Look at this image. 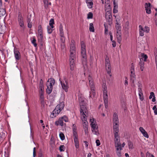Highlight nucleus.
Masks as SVG:
<instances>
[{"instance_id":"1","label":"nucleus","mask_w":157,"mask_h":157,"mask_svg":"<svg viewBox=\"0 0 157 157\" xmlns=\"http://www.w3.org/2000/svg\"><path fill=\"white\" fill-rule=\"evenodd\" d=\"M81 114L82 120L83 121V129L85 134L88 133V123L87 121V116L88 115L87 110L85 108L81 106Z\"/></svg>"},{"instance_id":"2","label":"nucleus","mask_w":157,"mask_h":157,"mask_svg":"<svg viewBox=\"0 0 157 157\" xmlns=\"http://www.w3.org/2000/svg\"><path fill=\"white\" fill-rule=\"evenodd\" d=\"M81 47L82 62L83 64H86L87 63L86 50L85 44L83 41L81 42Z\"/></svg>"},{"instance_id":"3","label":"nucleus","mask_w":157,"mask_h":157,"mask_svg":"<svg viewBox=\"0 0 157 157\" xmlns=\"http://www.w3.org/2000/svg\"><path fill=\"white\" fill-rule=\"evenodd\" d=\"M64 105L63 102H61L57 105L55 109L52 111L51 115V117L53 118L56 117L63 109Z\"/></svg>"},{"instance_id":"4","label":"nucleus","mask_w":157,"mask_h":157,"mask_svg":"<svg viewBox=\"0 0 157 157\" xmlns=\"http://www.w3.org/2000/svg\"><path fill=\"white\" fill-rule=\"evenodd\" d=\"M88 79L89 81L90 87L91 89V91L90 92V97L92 98V95L91 94H92L93 96L95 95V88L94 87V85L92 78V76L90 75H89L88 77Z\"/></svg>"},{"instance_id":"5","label":"nucleus","mask_w":157,"mask_h":157,"mask_svg":"<svg viewBox=\"0 0 157 157\" xmlns=\"http://www.w3.org/2000/svg\"><path fill=\"white\" fill-rule=\"evenodd\" d=\"M55 82V80L52 78L48 79L47 81L46 92L48 94L51 93L53 88V86Z\"/></svg>"},{"instance_id":"6","label":"nucleus","mask_w":157,"mask_h":157,"mask_svg":"<svg viewBox=\"0 0 157 157\" xmlns=\"http://www.w3.org/2000/svg\"><path fill=\"white\" fill-rule=\"evenodd\" d=\"M90 123L92 128V131L94 134L97 136L99 134L97 125L96 124V121L93 118L90 119Z\"/></svg>"},{"instance_id":"7","label":"nucleus","mask_w":157,"mask_h":157,"mask_svg":"<svg viewBox=\"0 0 157 157\" xmlns=\"http://www.w3.org/2000/svg\"><path fill=\"white\" fill-rule=\"evenodd\" d=\"M59 81L62 86V87L63 90L65 92L68 91V89L69 88L68 82L66 76L63 77V81L61 80V79H59Z\"/></svg>"},{"instance_id":"8","label":"nucleus","mask_w":157,"mask_h":157,"mask_svg":"<svg viewBox=\"0 0 157 157\" xmlns=\"http://www.w3.org/2000/svg\"><path fill=\"white\" fill-rule=\"evenodd\" d=\"M130 81L132 82V84L134 85V82L135 80L136 75L135 73L134 66L133 63H132L130 68Z\"/></svg>"},{"instance_id":"9","label":"nucleus","mask_w":157,"mask_h":157,"mask_svg":"<svg viewBox=\"0 0 157 157\" xmlns=\"http://www.w3.org/2000/svg\"><path fill=\"white\" fill-rule=\"evenodd\" d=\"M105 68L107 71V73L110 75L111 76V66L110 63V61L109 58L107 56H106L105 60Z\"/></svg>"},{"instance_id":"10","label":"nucleus","mask_w":157,"mask_h":157,"mask_svg":"<svg viewBox=\"0 0 157 157\" xmlns=\"http://www.w3.org/2000/svg\"><path fill=\"white\" fill-rule=\"evenodd\" d=\"M105 17L106 20L109 22V25L112 21V11H107L105 9Z\"/></svg>"},{"instance_id":"11","label":"nucleus","mask_w":157,"mask_h":157,"mask_svg":"<svg viewBox=\"0 0 157 157\" xmlns=\"http://www.w3.org/2000/svg\"><path fill=\"white\" fill-rule=\"evenodd\" d=\"M75 60V56H74V55L73 54H72V55H70V69L71 70H73L74 68Z\"/></svg>"},{"instance_id":"12","label":"nucleus","mask_w":157,"mask_h":157,"mask_svg":"<svg viewBox=\"0 0 157 157\" xmlns=\"http://www.w3.org/2000/svg\"><path fill=\"white\" fill-rule=\"evenodd\" d=\"M70 55H74L75 56L76 54V48L75 46V42L74 40L71 41L70 47Z\"/></svg>"},{"instance_id":"13","label":"nucleus","mask_w":157,"mask_h":157,"mask_svg":"<svg viewBox=\"0 0 157 157\" xmlns=\"http://www.w3.org/2000/svg\"><path fill=\"white\" fill-rule=\"evenodd\" d=\"M18 21L20 26L23 28H24L23 18L21 13H19L18 17Z\"/></svg>"},{"instance_id":"14","label":"nucleus","mask_w":157,"mask_h":157,"mask_svg":"<svg viewBox=\"0 0 157 157\" xmlns=\"http://www.w3.org/2000/svg\"><path fill=\"white\" fill-rule=\"evenodd\" d=\"M14 53L15 59L17 60H18L21 58V55L20 52L16 47L14 48Z\"/></svg>"},{"instance_id":"15","label":"nucleus","mask_w":157,"mask_h":157,"mask_svg":"<svg viewBox=\"0 0 157 157\" xmlns=\"http://www.w3.org/2000/svg\"><path fill=\"white\" fill-rule=\"evenodd\" d=\"M38 33L39 36V39L40 40H42L43 38V36L42 33V29L41 25H39L38 26Z\"/></svg>"},{"instance_id":"16","label":"nucleus","mask_w":157,"mask_h":157,"mask_svg":"<svg viewBox=\"0 0 157 157\" xmlns=\"http://www.w3.org/2000/svg\"><path fill=\"white\" fill-rule=\"evenodd\" d=\"M115 147L116 148L117 153V155L119 156L121 155V150H122V147L120 144H117V145H115Z\"/></svg>"},{"instance_id":"17","label":"nucleus","mask_w":157,"mask_h":157,"mask_svg":"<svg viewBox=\"0 0 157 157\" xmlns=\"http://www.w3.org/2000/svg\"><path fill=\"white\" fill-rule=\"evenodd\" d=\"M113 124H117L119 123L118 115L116 113H114L113 116Z\"/></svg>"},{"instance_id":"18","label":"nucleus","mask_w":157,"mask_h":157,"mask_svg":"<svg viewBox=\"0 0 157 157\" xmlns=\"http://www.w3.org/2000/svg\"><path fill=\"white\" fill-rule=\"evenodd\" d=\"M138 87L139 95V98L142 101L144 99V97L143 96L142 91L141 88V85L140 83H139V84H138Z\"/></svg>"},{"instance_id":"19","label":"nucleus","mask_w":157,"mask_h":157,"mask_svg":"<svg viewBox=\"0 0 157 157\" xmlns=\"http://www.w3.org/2000/svg\"><path fill=\"white\" fill-rule=\"evenodd\" d=\"M118 124H113V132L115 135H118L119 130Z\"/></svg>"},{"instance_id":"20","label":"nucleus","mask_w":157,"mask_h":157,"mask_svg":"<svg viewBox=\"0 0 157 157\" xmlns=\"http://www.w3.org/2000/svg\"><path fill=\"white\" fill-rule=\"evenodd\" d=\"M114 144L115 145H117V144H120V137L119 135H114Z\"/></svg>"},{"instance_id":"21","label":"nucleus","mask_w":157,"mask_h":157,"mask_svg":"<svg viewBox=\"0 0 157 157\" xmlns=\"http://www.w3.org/2000/svg\"><path fill=\"white\" fill-rule=\"evenodd\" d=\"M121 32L119 30L117 32L116 36L117 40V41L119 43H120L121 40Z\"/></svg>"},{"instance_id":"22","label":"nucleus","mask_w":157,"mask_h":157,"mask_svg":"<svg viewBox=\"0 0 157 157\" xmlns=\"http://www.w3.org/2000/svg\"><path fill=\"white\" fill-rule=\"evenodd\" d=\"M73 137L75 147L76 148H78L79 147V144L78 136H74Z\"/></svg>"},{"instance_id":"23","label":"nucleus","mask_w":157,"mask_h":157,"mask_svg":"<svg viewBox=\"0 0 157 157\" xmlns=\"http://www.w3.org/2000/svg\"><path fill=\"white\" fill-rule=\"evenodd\" d=\"M86 3L88 8L91 9L93 7V0H86Z\"/></svg>"},{"instance_id":"24","label":"nucleus","mask_w":157,"mask_h":157,"mask_svg":"<svg viewBox=\"0 0 157 157\" xmlns=\"http://www.w3.org/2000/svg\"><path fill=\"white\" fill-rule=\"evenodd\" d=\"M63 120L61 117L59 118L58 120L56 121L55 122V124L57 126L59 125L61 126H63Z\"/></svg>"},{"instance_id":"25","label":"nucleus","mask_w":157,"mask_h":157,"mask_svg":"<svg viewBox=\"0 0 157 157\" xmlns=\"http://www.w3.org/2000/svg\"><path fill=\"white\" fill-rule=\"evenodd\" d=\"M105 9H107V11H111V6L110 3L109 1H107V2H105Z\"/></svg>"},{"instance_id":"26","label":"nucleus","mask_w":157,"mask_h":157,"mask_svg":"<svg viewBox=\"0 0 157 157\" xmlns=\"http://www.w3.org/2000/svg\"><path fill=\"white\" fill-rule=\"evenodd\" d=\"M72 129L73 136H78L77 133L76 131L77 128L76 125L75 124L73 125Z\"/></svg>"},{"instance_id":"27","label":"nucleus","mask_w":157,"mask_h":157,"mask_svg":"<svg viewBox=\"0 0 157 157\" xmlns=\"http://www.w3.org/2000/svg\"><path fill=\"white\" fill-rule=\"evenodd\" d=\"M139 130L144 136L147 137V133L143 127H140Z\"/></svg>"},{"instance_id":"28","label":"nucleus","mask_w":157,"mask_h":157,"mask_svg":"<svg viewBox=\"0 0 157 157\" xmlns=\"http://www.w3.org/2000/svg\"><path fill=\"white\" fill-rule=\"evenodd\" d=\"M79 102L80 103V109H81V106L83 107L84 108H86V109L87 110V109L86 106L85 104L84 103V100L83 99H82L81 98H80L79 99ZM81 110V109H80V111Z\"/></svg>"},{"instance_id":"29","label":"nucleus","mask_w":157,"mask_h":157,"mask_svg":"<svg viewBox=\"0 0 157 157\" xmlns=\"http://www.w3.org/2000/svg\"><path fill=\"white\" fill-rule=\"evenodd\" d=\"M44 93H42V92H41V93H39L40 96V101L41 103L42 104H44Z\"/></svg>"},{"instance_id":"30","label":"nucleus","mask_w":157,"mask_h":157,"mask_svg":"<svg viewBox=\"0 0 157 157\" xmlns=\"http://www.w3.org/2000/svg\"><path fill=\"white\" fill-rule=\"evenodd\" d=\"M150 95L149 97V99H151L152 97H153L152 100V101L153 102H155V99L154 92H151L150 93Z\"/></svg>"},{"instance_id":"31","label":"nucleus","mask_w":157,"mask_h":157,"mask_svg":"<svg viewBox=\"0 0 157 157\" xmlns=\"http://www.w3.org/2000/svg\"><path fill=\"white\" fill-rule=\"evenodd\" d=\"M59 33L60 36H63V34H64L63 31V26L62 24H60L59 26Z\"/></svg>"},{"instance_id":"32","label":"nucleus","mask_w":157,"mask_h":157,"mask_svg":"<svg viewBox=\"0 0 157 157\" xmlns=\"http://www.w3.org/2000/svg\"><path fill=\"white\" fill-rule=\"evenodd\" d=\"M141 58H140L141 60L143 61L144 60V61H146V59L147 58V55L146 54H144V53H142L141 54Z\"/></svg>"},{"instance_id":"33","label":"nucleus","mask_w":157,"mask_h":157,"mask_svg":"<svg viewBox=\"0 0 157 157\" xmlns=\"http://www.w3.org/2000/svg\"><path fill=\"white\" fill-rule=\"evenodd\" d=\"M141 58H140L141 60L143 61L144 60V61H146V59L147 58V55L146 54H144V53H142L141 54Z\"/></svg>"},{"instance_id":"34","label":"nucleus","mask_w":157,"mask_h":157,"mask_svg":"<svg viewBox=\"0 0 157 157\" xmlns=\"http://www.w3.org/2000/svg\"><path fill=\"white\" fill-rule=\"evenodd\" d=\"M44 7L46 9L48 8L49 5L51 4L50 2H49L48 0H44Z\"/></svg>"},{"instance_id":"35","label":"nucleus","mask_w":157,"mask_h":157,"mask_svg":"<svg viewBox=\"0 0 157 157\" xmlns=\"http://www.w3.org/2000/svg\"><path fill=\"white\" fill-rule=\"evenodd\" d=\"M139 65L141 70L143 71L144 68V62L143 61L140 60L139 63Z\"/></svg>"},{"instance_id":"36","label":"nucleus","mask_w":157,"mask_h":157,"mask_svg":"<svg viewBox=\"0 0 157 157\" xmlns=\"http://www.w3.org/2000/svg\"><path fill=\"white\" fill-rule=\"evenodd\" d=\"M103 100H108L107 91H103Z\"/></svg>"},{"instance_id":"37","label":"nucleus","mask_w":157,"mask_h":157,"mask_svg":"<svg viewBox=\"0 0 157 157\" xmlns=\"http://www.w3.org/2000/svg\"><path fill=\"white\" fill-rule=\"evenodd\" d=\"M139 27L140 28V35L143 36L144 35V31L143 30L142 27L141 25H140L139 26Z\"/></svg>"},{"instance_id":"38","label":"nucleus","mask_w":157,"mask_h":157,"mask_svg":"<svg viewBox=\"0 0 157 157\" xmlns=\"http://www.w3.org/2000/svg\"><path fill=\"white\" fill-rule=\"evenodd\" d=\"M49 25L52 28H53V25L54 24V20L53 18H51L49 21Z\"/></svg>"},{"instance_id":"39","label":"nucleus","mask_w":157,"mask_h":157,"mask_svg":"<svg viewBox=\"0 0 157 157\" xmlns=\"http://www.w3.org/2000/svg\"><path fill=\"white\" fill-rule=\"evenodd\" d=\"M90 31L91 32H94V27L93 24L92 23H90Z\"/></svg>"},{"instance_id":"40","label":"nucleus","mask_w":157,"mask_h":157,"mask_svg":"<svg viewBox=\"0 0 157 157\" xmlns=\"http://www.w3.org/2000/svg\"><path fill=\"white\" fill-rule=\"evenodd\" d=\"M116 28L117 29V32H118L119 30L120 31H121V26L118 24L117 22L116 23Z\"/></svg>"},{"instance_id":"41","label":"nucleus","mask_w":157,"mask_h":157,"mask_svg":"<svg viewBox=\"0 0 157 157\" xmlns=\"http://www.w3.org/2000/svg\"><path fill=\"white\" fill-rule=\"evenodd\" d=\"M2 157H8V153L7 151H5L4 154L2 152L1 153Z\"/></svg>"},{"instance_id":"42","label":"nucleus","mask_w":157,"mask_h":157,"mask_svg":"<svg viewBox=\"0 0 157 157\" xmlns=\"http://www.w3.org/2000/svg\"><path fill=\"white\" fill-rule=\"evenodd\" d=\"M53 28H52L50 26H48L47 27V31L48 32V33L50 34L52 33V29Z\"/></svg>"},{"instance_id":"43","label":"nucleus","mask_w":157,"mask_h":157,"mask_svg":"<svg viewBox=\"0 0 157 157\" xmlns=\"http://www.w3.org/2000/svg\"><path fill=\"white\" fill-rule=\"evenodd\" d=\"M59 137L62 140H63L65 139V136L64 134L62 132L60 133L59 134Z\"/></svg>"},{"instance_id":"44","label":"nucleus","mask_w":157,"mask_h":157,"mask_svg":"<svg viewBox=\"0 0 157 157\" xmlns=\"http://www.w3.org/2000/svg\"><path fill=\"white\" fill-rule=\"evenodd\" d=\"M93 14L91 12H89L87 15V18L88 19H91L92 18Z\"/></svg>"},{"instance_id":"45","label":"nucleus","mask_w":157,"mask_h":157,"mask_svg":"<svg viewBox=\"0 0 157 157\" xmlns=\"http://www.w3.org/2000/svg\"><path fill=\"white\" fill-rule=\"evenodd\" d=\"M128 144L129 149H132L133 148L132 143L130 141L128 142Z\"/></svg>"},{"instance_id":"46","label":"nucleus","mask_w":157,"mask_h":157,"mask_svg":"<svg viewBox=\"0 0 157 157\" xmlns=\"http://www.w3.org/2000/svg\"><path fill=\"white\" fill-rule=\"evenodd\" d=\"M65 147L64 145H61L59 147V150L60 151H63L65 150Z\"/></svg>"},{"instance_id":"47","label":"nucleus","mask_w":157,"mask_h":157,"mask_svg":"<svg viewBox=\"0 0 157 157\" xmlns=\"http://www.w3.org/2000/svg\"><path fill=\"white\" fill-rule=\"evenodd\" d=\"M36 40L35 38H33V40L32 41V43L34 45V46L35 47H36L37 46V44L36 43Z\"/></svg>"},{"instance_id":"48","label":"nucleus","mask_w":157,"mask_h":157,"mask_svg":"<svg viewBox=\"0 0 157 157\" xmlns=\"http://www.w3.org/2000/svg\"><path fill=\"white\" fill-rule=\"evenodd\" d=\"M61 118H62L63 121H64L65 122H67L68 121V118L65 116L61 117Z\"/></svg>"},{"instance_id":"49","label":"nucleus","mask_w":157,"mask_h":157,"mask_svg":"<svg viewBox=\"0 0 157 157\" xmlns=\"http://www.w3.org/2000/svg\"><path fill=\"white\" fill-rule=\"evenodd\" d=\"M105 107L107 109L108 107V100H104Z\"/></svg>"},{"instance_id":"50","label":"nucleus","mask_w":157,"mask_h":157,"mask_svg":"<svg viewBox=\"0 0 157 157\" xmlns=\"http://www.w3.org/2000/svg\"><path fill=\"white\" fill-rule=\"evenodd\" d=\"M31 15L30 14L29 15H28L27 17V22H31Z\"/></svg>"},{"instance_id":"51","label":"nucleus","mask_w":157,"mask_h":157,"mask_svg":"<svg viewBox=\"0 0 157 157\" xmlns=\"http://www.w3.org/2000/svg\"><path fill=\"white\" fill-rule=\"evenodd\" d=\"M103 87V92L107 91V87L106 84H104L102 86Z\"/></svg>"},{"instance_id":"52","label":"nucleus","mask_w":157,"mask_h":157,"mask_svg":"<svg viewBox=\"0 0 157 157\" xmlns=\"http://www.w3.org/2000/svg\"><path fill=\"white\" fill-rule=\"evenodd\" d=\"M118 7H113V13H117L118 12V10H117Z\"/></svg>"},{"instance_id":"53","label":"nucleus","mask_w":157,"mask_h":157,"mask_svg":"<svg viewBox=\"0 0 157 157\" xmlns=\"http://www.w3.org/2000/svg\"><path fill=\"white\" fill-rule=\"evenodd\" d=\"M60 36L61 37L60 40L61 42L63 43H64L65 41L64 34H63L62 36Z\"/></svg>"},{"instance_id":"54","label":"nucleus","mask_w":157,"mask_h":157,"mask_svg":"<svg viewBox=\"0 0 157 157\" xmlns=\"http://www.w3.org/2000/svg\"><path fill=\"white\" fill-rule=\"evenodd\" d=\"M104 27H105V34H107V32L108 31V27H106L105 24H104Z\"/></svg>"},{"instance_id":"55","label":"nucleus","mask_w":157,"mask_h":157,"mask_svg":"<svg viewBox=\"0 0 157 157\" xmlns=\"http://www.w3.org/2000/svg\"><path fill=\"white\" fill-rule=\"evenodd\" d=\"M28 26L29 28H31L32 26V23L31 22H27Z\"/></svg>"},{"instance_id":"56","label":"nucleus","mask_w":157,"mask_h":157,"mask_svg":"<svg viewBox=\"0 0 157 157\" xmlns=\"http://www.w3.org/2000/svg\"><path fill=\"white\" fill-rule=\"evenodd\" d=\"M36 156V148L34 147L33 149V157H35Z\"/></svg>"},{"instance_id":"57","label":"nucleus","mask_w":157,"mask_h":157,"mask_svg":"<svg viewBox=\"0 0 157 157\" xmlns=\"http://www.w3.org/2000/svg\"><path fill=\"white\" fill-rule=\"evenodd\" d=\"M96 143L97 146H99L100 145V141L99 140H97L96 141Z\"/></svg>"},{"instance_id":"58","label":"nucleus","mask_w":157,"mask_h":157,"mask_svg":"<svg viewBox=\"0 0 157 157\" xmlns=\"http://www.w3.org/2000/svg\"><path fill=\"white\" fill-rule=\"evenodd\" d=\"M112 45L113 47H115L116 46V43L115 41H112Z\"/></svg>"},{"instance_id":"59","label":"nucleus","mask_w":157,"mask_h":157,"mask_svg":"<svg viewBox=\"0 0 157 157\" xmlns=\"http://www.w3.org/2000/svg\"><path fill=\"white\" fill-rule=\"evenodd\" d=\"M113 7H118L117 4L116 3L115 0H113Z\"/></svg>"},{"instance_id":"60","label":"nucleus","mask_w":157,"mask_h":157,"mask_svg":"<svg viewBox=\"0 0 157 157\" xmlns=\"http://www.w3.org/2000/svg\"><path fill=\"white\" fill-rule=\"evenodd\" d=\"M125 80H124V85H127L128 84V82L127 81V78L126 77H125Z\"/></svg>"},{"instance_id":"61","label":"nucleus","mask_w":157,"mask_h":157,"mask_svg":"<svg viewBox=\"0 0 157 157\" xmlns=\"http://www.w3.org/2000/svg\"><path fill=\"white\" fill-rule=\"evenodd\" d=\"M40 88V91L39 92V93L42 92V93H44V88Z\"/></svg>"},{"instance_id":"62","label":"nucleus","mask_w":157,"mask_h":157,"mask_svg":"<svg viewBox=\"0 0 157 157\" xmlns=\"http://www.w3.org/2000/svg\"><path fill=\"white\" fill-rule=\"evenodd\" d=\"M145 8L146 12L147 13V3H146L145 4Z\"/></svg>"},{"instance_id":"63","label":"nucleus","mask_w":157,"mask_h":157,"mask_svg":"<svg viewBox=\"0 0 157 157\" xmlns=\"http://www.w3.org/2000/svg\"><path fill=\"white\" fill-rule=\"evenodd\" d=\"M85 145L86 147H87L88 146V142L86 141H84Z\"/></svg>"},{"instance_id":"64","label":"nucleus","mask_w":157,"mask_h":157,"mask_svg":"<svg viewBox=\"0 0 157 157\" xmlns=\"http://www.w3.org/2000/svg\"><path fill=\"white\" fill-rule=\"evenodd\" d=\"M148 157H155L154 156L152 155H150V153H148Z\"/></svg>"}]
</instances>
